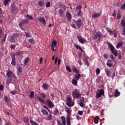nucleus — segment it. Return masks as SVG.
I'll list each match as a JSON object with an SVG mask.
<instances>
[{"label": "nucleus", "instance_id": "64", "mask_svg": "<svg viewBox=\"0 0 125 125\" xmlns=\"http://www.w3.org/2000/svg\"><path fill=\"white\" fill-rule=\"evenodd\" d=\"M121 9H125V3L122 5L121 7Z\"/></svg>", "mask_w": 125, "mask_h": 125}, {"label": "nucleus", "instance_id": "49", "mask_svg": "<svg viewBox=\"0 0 125 125\" xmlns=\"http://www.w3.org/2000/svg\"><path fill=\"white\" fill-rule=\"evenodd\" d=\"M16 60H12L11 64L13 66H15L16 65Z\"/></svg>", "mask_w": 125, "mask_h": 125}, {"label": "nucleus", "instance_id": "21", "mask_svg": "<svg viewBox=\"0 0 125 125\" xmlns=\"http://www.w3.org/2000/svg\"><path fill=\"white\" fill-rule=\"evenodd\" d=\"M106 30L107 32V33H108V34H109V35H112L114 34V32H115V30H114L113 31L111 30V29H110V28H109L108 27H106Z\"/></svg>", "mask_w": 125, "mask_h": 125}, {"label": "nucleus", "instance_id": "51", "mask_svg": "<svg viewBox=\"0 0 125 125\" xmlns=\"http://www.w3.org/2000/svg\"><path fill=\"white\" fill-rule=\"evenodd\" d=\"M26 17L28 18V19H30V20H33V17L30 15H27L26 16Z\"/></svg>", "mask_w": 125, "mask_h": 125}, {"label": "nucleus", "instance_id": "41", "mask_svg": "<svg viewBox=\"0 0 125 125\" xmlns=\"http://www.w3.org/2000/svg\"><path fill=\"white\" fill-rule=\"evenodd\" d=\"M10 1V0H3V4H4L5 6H6L7 4H8V2Z\"/></svg>", "mask_w": 125, "mask_h": 125}, {"label": "nucleus", "instance_id": "43", "mask_svg": "<svg viewBox=\"0 0 125 125\" xmlns=\"http://www.w3.org/2000/svg\"><path fill=\"white\" fill-rule=\"evenodd\" d=\"M79 103H80V106L81 107H84L85 105H84V102L82 101H79Z\"/></svg>", "mask_w": 125, "mask_h": 125}, {"label": "nucleus", "instance_id": "9", "mask_svg": "<svg viewBox=\"0 0 125 125\" xmlns=\"http://www.w3.org/2000/svg\"><path fill=\"white\" fill-rule=\"evenodd\" d=\"M67 100V105L68 107H72L73 106V103H72V98L70 97H67L66 98Z\"/></svg>", "mask_w": 125, "mask_h": 125}, {"label": "nucleus", "instance_id": "3", "mask_svg": "<svg viewBox=\"0 0 125 125\" xmlns=\"http://www.w3.org/2000/svg\"><path fill=\"white\" fill-rule=\"evenodd\" d=\"M102 38V34L100 31L97 32L95 36H94V40H97L98 39V41L100 42L101 39Z\"/></svg>", "mask_w": 125, "mask_h": 125}, {"label": "nucleus", "instance_id": "38", "mask_svg": "<svg viewBox=\"0 0 125 125\" xmlns=\"http://www.w3.org/2000/svg\"><path fill=\"white\" fill-rule=\"evenodd\" d=\"M14 41H15V37H14L13 36H11L10 39V42L12 43L14 42Z\"/></svg>", "mask_w": 125, "mask_h": 125}, {"label": "nucleus", "instance_id": "32", "mask_svg": "<svg viewBox=\"0 0 125 125\" xmlns=\"http://www.w3.org/2000/svg\"><path fill=\"white\" fill-rule=\"evenodd\" d=\"M42 87L43 88H44V89L46 90L48 88V87H49V85L48 84L44 83L43 84Z\"/></svg>", "mask_w": 125, "mask_h": 125}, {"label": "nucleus", "instance_id": "2", "mask_svg": "<svg viewBox=\"0 0 125 125\" xmlns=\"http://www.w3.org/2000/svg\"><path fill=\"white\" fill-rule=\"evenodd\" d=\"M72 95L73 98H75L76 99H78L82 96V94H80L79 91H78V89L76 88L72 91Z\"/></svg>", "mask_w": 125, "mask_h": 125}, {"label": "nucleus", "instance_id": "47", "mask_svg": "<svg viewBox=\"0 0 125 125\" xmlns=\"http://www.w3.org/2000/svg\"><path fill=\"white\" fill-rule=\"evenodd\" d=\"M25 34L26 38H32V35H31V34L28 32H25Z\"/></svg>", "mask_w": 125, "mask_h": 125}, {"label": "nucleus", "instance_id": "46", "mask_svg": "<svg viewBox=\"0 0 125 125\" xmlns=\"http://www.w3.org/2000/svg\"><path fill=\"white\" fill-rule=\"evenodd\" d=\"M66 70L69 72V73H72V69H71V67L69 66H66Z\"/></svg>", "mask_w": 125, "mask_h": 125}, {"label": "nucleus", "instance_id": "7", "mask_svg": "<svg viewBox=\"0 0 125 125\" xmlns=\"http://www.w3.org/2000/svg\"><path fill=\"white\" fill-rule=\"evenodd\" d=\"M6 76H7L8 78H15V79H16L15 74H13L12 71L10 70H8V71L6 72Z\"/></svg>", "mask_w": 125, "mask_h": 125}, {"label": "nucleus", "instance_id": "29", "mask_svg": "<svg viewBox=\"0 0 125 125\" xmlns=\"http://www.w3.org/2000/svg\"><path fill=\"white\" fill-rule=\"evenodd\" d=\"M30 60V59L29 58H25L23 61V63L24 65H27L28 63H29V61Z\"/></svg>", "mask_w": 125, "mask_h": 125}, {"label": "nucleus", "instance_id": "4", "mask_svg": "<svg viewBox=\"0 0 125 125\" xmlns=\"http://www.w3.org/2000/svg\"><path fill=\"white\" fill-rule=\"evenodd\" d=\"M77 39L78 40V42H80V43H82V44H83L85 43V39L82 37L81 35H77Z\"/></svg>", "mask_w": 125, "mask_h": 125}, {"label": "nucleus", "instance_id": "54", "mask_svg": "<svg viewBox=\"0 0 125 125\" xmlns=\"http://www.w3.org/2000/svg\"><path fill=\"white\" fill-rule=\"evenodd\" d=\"M15 54L17 56V55H21H21H23V54L22 53V52H21V51L17 52Z\"/></svg>", "mask_w": 125, "mask_h": 125}, {"label": "nucleus", "instance_id": "56", "mask_svg": "<svg viewBox=\"0 0 125 125\" xmlns=\"http://www.w3.org/2000/svg\"><path fill=\"white\" fill-rule=\"evenodd\" d=\"M46 7H50V2L48 1L46 4Z\"/></svg>", "mask_w": 125, "mask_h": 125}, {"label": "nucleus", "instance_id": "61", "mask_svg": "<svg viewBox=\"0 0 125 125\" xmlns=\"http://www.w3.org/2000/svg\"><path fill=\"white\" fill-rule=\"evenodd\" d=\"M104 58H106V59H108V58H109V55H108V54H104Z\"/></svg>", "mask_w": 125, "mask_h": 125}, {"label": "nucleus", "instance_id": "63", "mask_svg": "<svg viewBox=\"0 0 125 125\" xmlns=\"http://www.w3.org/2000/svg\"><path fill=\"white\" fill-rule=\"evenodd\" d=\"M116 10H114V12L112 14V16H113V17H116Z\"/></svg>", "mask_w": 125, "mask_h": 125}, {"label": "nucleus", "instance_id": "62", "mask_svg": "<svg viewBox=\"0 0 125 125\" xmlns=\"http://www.w3.org/2000/svg\"><path fill=\"white\" fill-rule=\"evenodd\" d=\"M109 57L111 58V59H112V60H115V58L114 57V55H113V54H110Z\"/></svg>", "mask_w": 125, "mask_h": 125}, {"label": "nucleus", "instance_id": "18", "mask_svg": "<svg viewBox=\"0 0 125 125\" xmlns=\"http://www.w3.org/2000/svg\"><path fill=\"white\" fill-rule=\"evenodd\" d=\"M39 21L40 22H41V23H42L43 25H45L46 24V21H45V19L43 17H40L39 19Z\"/></svg>", "mask_w": 125, "mask_h": 125}, {"label": "nucleus", "instance_id": "8", "mask_svg": "<svg viewBox=\"0 0 125 125\" xmlns=\"http://www.w3.org/2000/svg\"><path fill=\"white\" fill-rule=\"evenodd\" d=\"M82 5H79L76 7V10L77 11V13L79 16H81L82 15Z\"/></svg>", "mask_w": 125, "mask_h": 125}, {"label": "nucleus", "instance_id": "1", "mask_svg": "<svg viewBox=\"0 0 125 125\" xmlns=\"http://www.w3.org/2000/svg\"><path fill=\"white\" fill-rule=\"evenodd\" d=\"M107 44L109 47L110 49V51L112 53V54L115 56V57H117L118 56V50L116 49L115 48V47H114V45L112 44V43H110V42H107Z\"/></svg>", "mask_w": 125, "mask_h": 125}, {"label": "nucleus", "instance_id": "6", "mask_svg": "<svg viewBox=\"0 0 125 125\" xmlns=\"http://www.w3.org/2000/svg\"><path fill=\"white\" fill-rule=\"evenodd\" d=\"M104 88H103L102 89H101L100 90V92L96 94V98H97V99H98V98H100V97H101L102 95H104Z\"/></svg>", "mask_w": 125, "mask_h": 125}, {"label": "nucleus", "instance_id": "59", "mask_svg": "<svg viewBox=\"0 0 125 125\" xmlns=\"http://www.w3.org/2000/svg\"><path fill=\"white\" fill-rule=\"evenodd\" d=\"M38 4H39V5H40V6H43V2H42V1H39Z\"/></svg>", "mask_w": 125, "mask_h": 125}, {"label": "nucleus", "instance_id": "28", "mask_svg": "<svg viewBox=\"0 0 125 125\" xmlns=\"http://www.w3.org/2000/svg\"><path fill=\"white\" fill-rule=\"evenodd\" d=\"M72 71L73 72H74V73H76V74H78L79 73H80L79 70H78L77 68H76V67L75 66H73L72 67Z\"/></svg>", "mask_w": 125, "mask_h": 125}, {"label": "nucleus", "instance_id": "14", "mask_svg": "<svg viewBox=\"0 0 125 125\" xmlns=\"http://www.w3.org/2000/svg\"><path fill=\"white\" fill-rule=\"evenodd\" d=\"M57 45V42L53 40L52 42V45H51V50L52 51H55V49H54V47L56 46Z\"/></svg>", "mask_w": 125, "mask_h": 125}, {"label": "nucleus", "instance_id": "44", "mask_svg": "<svg viewBox=\"0 0 125 125\" xmlns=\"http://www.w3.org/2000/svg\"><path fill=\"white\" fill-rule=\"evenodd\" d=\"M4 99L5 102H6V103H8L9 101V99L8 98V97H7V96H4Z\"/></svg>", "mask_w": 125, "mask_h": 125}, {"label": "nucleus", "instance_id": "17", "mask_svg": "<svg viewBox=\"0 0 125 125\" xmlns=\"http://www.w3.org/2000/svg\"><path fill=\"white\" fill-rule=\"evenodd\" d=\"M58 12L60 16L61 17H63V16H64V14H65V11L62 9H60Z\"/></svg>", "mask_w": 125, "mask_h": 125}, {"label": "nucleus", "instance_id": "27", "mask_svg": "<svg viewBox=\"0 0 125 125\" xmlns=\"http://www.w3.org/2000/svg\"><path fill=\"white\" fill-rule=\"evenodd\" d=\"M17 74L18 75H20L21 73H22V67H21V66H19L17 68Z\"/></svg>", "mask_w": 125, "mask_h": 125}, {"label": "nucleus", "instance_id": "42", "mask_svg": "<svg viewBox=\"0 0 125 125\" xmlns=\"http://www.w3.org/2000/svg\"><path fill=\"white\" fill-rule=\"evenodd\" d=\"M72 83L74 85H77V84H78V81H77V79L72 80Z\"/></svg>", "mask_w": 125, "mask_h": 125}, {"label": "nucleus", "instance_id": "5", "mask_svg": "<svg viewBox=\"0 0 125 125\" xmlns=\"http://www.w3.org/2000/svg\"><path fill=\"white\" fill-rule=\"evenodd\" d=\"M28 23L29 20H28V19L22 20L19 23V26L22 28V27H24L26 24H28Z\"/></svg>", "mask_w": 125, "mask_h": 125}, {"label": "nucleus", "instance_id": "34", "mask_svg": "<svg viewBox=\"0 0 125 125\" xmlns=\"http://www.w3.org/2000/svg\"><path fill=\"white\" fill-rule=\"evenodd\" d=\"M67 125H71V118H66Z\"/></svg>", "mask_w": 125, "mask_h": 125}, {"label": "nucleus", "instance_id": "13", "mask_svg": "<svg viewBox=\"0 0 125 125\" xmlns=\"http://www.w3.org/2000/svg\"><path fill=\"white\" fill-rule=\"evenodd\" d=\"M82 19H81V18H79L76 21V26L77 27V28H81V27H82Z\"/></svg>", "mask_w": 125, "mask_h": 125}, {"label": "nucleus", "instance_id": "30", "mask_svg": "<svg viewBox=\"0 0 125 125\" xmlns=\"http://www.w3.org/2000/svg\"><path fill=\"white\" fill-rule=\"evenodd\" d=\"M75 77L76 78V80L77 81H79L81 79V75L79 73L78 75L75 74Z\"/></svg>", "mask_w": 125, "mask_h": 125}, {"label": "nucleus", "instance_id": "15", "mask_svg": "<svg viewBox=\"0 0 125 125\" xmlns=\"http://www.w3.org/2000/svg\"><path fill=\"white\" fill-rule=\"evenodd\" d=\"M58 4L59 6H60L61 8H62L63 10H66V9H67V6H66V5H64L62 2H58Z\"/></svg>", "mask_w": 125, "mask_h": 125}, {"label": "nucleus", "instance_id": "12", "mask_svg": "<svg viewBox=\"0 0 125 125\" xmlns=\"http://www.w3.org/2000/svg\"><path fill=\"white\" fill-rule=\"evenodd\" d=\"M46 103L48 106L49 107V108H53L54 107V104H53V102L51 101V100H47Z\"/></svg>", "mask_w": 125, "mask_h": 125}, {"label": "nucleus", "instance_id": "25", "mask_svg": "<svg viewBox=\"0 0 125 125\" xmlns=\"http://www.w3.org/2000/svg\"><path fill=\"white\" fill-rule=\"evenodd\" d=\"M41 112L44 116H45V115L46 116L48 115V112L46 111V109H42Z\"/></svg>", "mask_w": 125, "mask_h": 125}, {"label": "nucleus", "instance_id": "36", "mask_svg": "<svg viewBox=\"0 0 125 125\" xmlns=\"http://www.w3.org/2000/svg\"><path fill=\"white\" fill-rule=\"evenodd\" d=\"M120 94H121V93L119 92V90H116L115 93V97H118V96H120Z\"/></svg>", "mask_w": 125, "mask_h": 125}, {"label": "nucleus", "instance_id": "11", "mask_svg": "<svg viewBox=\"0 0 125 125\" xmlns=\"http://www.w3.org/2000/svg\"><path fill=\"white\" fill-rule=\"evenodd\" d=\"M11 13H14V12L17 10V7L15 5L14 3L11 4Z\"/></svg>", "mask_w": 125, "mask_h": 125}, {"label": "nucleus", "instance_id": "45", "mask_svg": "<svg viewBox=\"0 0 125 125\" xmlns=\"http://www.w3.org/2000/svg\"><path fill=\"white\" fill-rule=\"evenodd\" d=\"M123 44H124L123 42H121V43H118L116 45V48H120V47H121V46H122Z\"/></svg>", "mask_w": 125, "mask_h": 125}, {"label": "nucleus", "instance_id": "60", "mask_svg": "<svg viewBox=\"0 0 125 125\" xmlns=\"http://www.w3.org/2000/svg\"><path fill=\"white\" fill-rule=\"evenodd\" d=\"M15 55H16L15 54H13V55L11 54V57L12 58V60H16L15 59Z\"/></svg>", "mask_w": 125, "mask_h": 125}, {"label": "nucleus", "instance_id": "58", "mask_svg": "<svg viewBox=\"0 0 125 125\" xmlns=\"http://www.w3.org/2000/svg\"><path fill=\"white\" fill-rule=\"evenodd\" d=\"M13 37H15V38H18V37H19V34H18V33H14L13 35Z\"/></svg>", "mask_w": 125, "mask_h": 125}, {"label": "nucleus", "instance_id": "24", "mask_svg": "<svg viewBox=\"0 0 125 125\" xmlns=\"http://www.w3.org/2000/svg\"><path fill=\"white\" fill-rule=\"evenodd\" d=\"M11 82H12V79L11 78V77L7 78V80L6 81L7 84H9V83H10Z\"/></svg>", "mask_w": 125, "mask_h": 125}, {"label": "nucleus", "instance_id": "52", "mask_svg": "<svg viewBox=\"0 0 125 125\" xmlns=\"http://www.w3.org/2000/svg\"><path fill=\"white\" fill-rule=\"evenodd\" d=\"M11 94H12L13 95H15V94H17V91L14 90L10 92Z\"/></svg>", "mask_w": 125, "mask_h": 125}, {"label": "nucleus", "instance_id": "33", "mask_svg": "<svg viewBox=\"0 0 125 125\" xmlns=\"http://www.w3.org/2000/svg\"><path fill=\"white\" fill-rule=\"evenodd\" d=\"M34 95H35V92H34L33 91H31L30 92V94L29 95L30 98H31V99H33V98H34Z\"/></svg>", "mask_w": 125, "mask_h": 125}, {"label": "nucleus", "instance_id": "35", "mask_svg": "<svg viewBox=\"0 0 125 125\" xmlns=\"http://www.w3.org/2000/svg\"><path fill=\"white\" fill-rule=\"evenodd\" d=\"M28 42L30 43H31V44H35V39H34V38L30 39Z\"/></svg>", "mask_w": 125, "mask_h": 125}, {"label": "nucleus", "instance_id": "23", "mask_svg": "<svg viewBox=\"0 0 125 125\" xmlns=\"http://www.w3.org/2000/svg\"><path fill=\"white\" fill-rule=\"evenodd\" d=\"M62 125H66V118L64 116L61 117Z\"/></svg>", "mask_w": 125, "mask_h": 125}, {"label": "nucleus", "instance_id": "48", "mask_svg": "<svg viewBox=\"0 0 125 125\" xmlns=\"http://www.w3.org/2000/svg\"><path fill=\"white\" fill-rule=\"evenodd\" d=\"M121 26H122V27H125V20H122L121 21Z\"/></svg>", "mask_w": 125, "mask_h": 125}, {"label": "nucleus", "instance_id": "37", "mask_svg": "<svg viewBox=\"0 0 125 125\" xmlns=\"http://www.w3.org/2000/svg\"><path fill=\"white\" fill-rule=\"evenodd\" d=\"M37 99L39 101V102H42V103H44V100H43V99H41V97L38 96L37 97Z\"/></svg>", "mask_w": 125, "mask_h": 125}, {"label": "nucleus", "instance_id": "40", "mask_svg": "<svg viewBox=\"0 0 125 125\" xmlns=\"http://www.w3.org/2000/svg\"><path fill=\"white\" fill-rule=\"evenodd\" d=\"M30 123L32 125H39V124H38V123H37L33 120H30Z\"/></svg>", "mask_w": 125, "mask_h": 125}, {"label": "nucleus", "instance_id": "39", "mask_svg": "<svg viewBox=\"0 0 125 125\" xmlns=\"http://www.w3.org/2000/svg\"><path fill=\"white\" fill-rule=\"evenodd\" d=\"M121 14V11H118V13L117 14V19H121V17H122V15Z\"/></svg>", "mask_w": 125, "mask_h": 125}, {"label": "nucleus", "instance_id": "10", "mask_svg": "<svg viewBox=\"0 0 125 125\" xmlns=\"http://www.w3.org/2000/svg\"><path fill=\"white\" fill-rule=\"evenodd\" d=\"M102 13V10H101V12L99 13H96L92 15V17L96 19V18H98V17H100L101 16V14Z\"/></svg>", "mask_w": 125, "mask_h": 125}, {"label": "nucleus", "instance_id": "50", "mask_svg": "<svg viewBox=\"0 0 125 125\" xmlns=\"http://www.w3.org/2000/svg\"><path fill=\"white\" fill-rule=\"evenodd\" d=\"M100 69H99V68H98L96 69V75H99L100 74Z\"/></svg>", "mask_w": 125, "mask_h": 125}, {"label": "nucleus", "instance_id": "53", "mask_svg": "<svg viewBox=\"0 0 125 125\" xmlns=\"http://www.w3.org/2000/svg\"><path fill=\"white\" fill-rule=\"evenodd\" d=\"M78 115H80V116H83V111L79 110L78 111Z\"/></svg>", "mask_w": 125, "mask_h": 125}, {"label": "nucleus", "instance_id": "55", "mask_svg": "<svg viewBox=\"0 0 125 125\" xmlns=\"http://www.w3.org/2000/svg\"><path fill=\"white\" fill-rule=\"evenodd\" d=\"M41 95H42V98H43L44 99H45V98H46V96H45V94H44L43 93H42Z\"/></svg>", "mask_w": 125, "mask_h": 125}, {"label": "nucleus", "instance_id": "19", "mask_svg": "<svg viewBox=\"0 0 125 125\" xmlns=\"http://www.w3.org/2000/svg\"><path fill=\"white\" fill-rule=\"evenodd\" d=\"M106 65L109 67H112L113 66V61H112L111 60H107Z\"/></svg>", "mask_w": 125, "mask_h": 125}, {"label": "nucleus", "instance_id": "22", "mask_svg": "<svg viewBox=\"0 0 125 125\" xmlns=\"http://www.w3.org/2000/svg\"><path fill=\"white\" fill-rule=\"evenodd\" d=\"M100 117L98 116H96L94 119V124H98L99 121Z\"/></svg>", "mask_w": 125, "mask_h": 125}, {"label": "nucleus", "instance_id": "16", "mask_svg": "<svg viewBox=\"0 0 125 125\" xmlns=\"http://www.w3.org/2000/svg\"><path fill=\"white\" fill-rule=\"evenodd\" d=\"M66 15L65 16V17L67 18L68 21H71V20H72V15L71 14V13L68 11L66 12Z\"/></svg>", "mask_w": 125, "mask_h": 125}, {"label": "nucleus", "instance_id": "31", "mask_svg": "<svg viewBox=\"0 0 125 125\" xmlns=\"http://www.w3.org/2000/svg\"><path fill=\"white\" fill-rule=\"evenodd\" d=\"M75 46L77 48V49H79L81 51V52H83V48L81 47V46L79 45H75Z\"/></svg>", "mask_w": 125, "mask_h": 125}, {"label": "nucleus", "instance_id": "20", "mask_svg": "<svg viewBox=\"0 0 125 125\" xmlns=\"http://www.w3.org/2000/svg\"><path fill=\"white\" fill-rule=\"evenodd\" d=\"M66 118H71L70 116L71 115H72V113H71L70 109L68 107L66 108Z\"/></svg>", "mask_w": 125, "mask_h": 125}, {"label": "nucleus", "instance_id": "57", "mask_svg": "<svg viewBox=\"0 0 125 125\" xmlns=\"http://www.w3.org/2000/svg\"><path fill=\"white\" fill-rule=\"evenodd\" d=\"M16 46V45H15L11 44L10 47L11 49H15Z\"/></svg>", "mask_w": 125, "mask_h": 125}, {"label": "nucleus", "instance_id": "26", "mask_svg": "<svg viewBox=\"0 0 125 125\" xmlns=\"http://www.w3.org/2000/svg\"><path fill=\"white\" fill-rule=\"evenodd\" d=\"M104 71L106 74V76L110 77V74H111V71L110 70L108 69L107 68H105Z\"/></svg>", "mask_w": 125, "mask_h": 125}]
</instances>
